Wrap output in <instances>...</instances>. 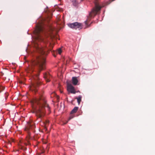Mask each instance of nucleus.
Segmentation results:
<instances>
[{
    "instance_id": "obj_5",
    "label": "nucleus",
    "mask_w": 155,
    "mask_h": 155,
    "mask_svg": "<svg viewBox=\"0 0 155 155\" xmlns=\"http://www.w3.org/2000/svg\"><path fill=\"white\" fill-rule=\"evenodd\" d=\"M68 25L69 27L74 29H78L79 30L82 28V24L78 22L69 24Z\"/></svg>"
},
{
    "instance_id": "obj_17",
    "label": "nucleus",
    "mask_w": 155,
    "mask_h": 155,
    "mask_svg": "<svg viewBox=\"0 0 155 155\" xmlns=\"http://www.w3.org/2000/svg\"><path fill=\"white\" fill-rule=\"evenodd\" d=\"M73 118V117L71 116H70V118H69V120H70L72 118Z\"/></svg>"
},
{
    "instance_id": "obj_4",
    "label": "nucleus",
    "mask_w": 155,
    "mask_h": 155,
    "mask_svg": "<svg viewBox=\"0 0 155 155\" xmlns=\"http://www.w3.org/2000/svg\"><path fill=\"white\" fill-rule=\"evenodd\" d=\"M35 125L32 122H29L27 123V125L25 128V130L28 131V136L26 137V140L28 142V140L30 139V133L29 132V130L31 129H32L35 128Z\"/></svg>"
},
{
    "instance_id": "obj_15",
    "label": "nucleus",
    "mask_w": 155,
    "mask_h": 155,
    "mask_svg": "<svg viewBox=\"0 0 155 155\" xmlns=\"http://www.w3.org/2000/svg\"><path fill=\"white\" fill-rule=\"evenodd\" d=\"M48 46H50V48H49V49H50V50H51V49L53 47V45H51V43H49L48 44Z\"/></svg>"
},
{
    "instance_id": "obj_8",
    "label": "nucleus",
    "mask_w": 155,
    "mask_h": 155,
    "mask_svg": "<svg viewBox=\"0 0 155 155\" xmlns=\"http://www.w3.org/2000/svg\"><path fill=\"white\" fill-rule=\"evenodd\" d=\"M72 82L74 85H76L78 82L77 77H73L72 78Z\"/></svg>"
},
{
    "instance_id": "obj_11",
    "label": "nucleus",
    "mask_w": 155,
    "mask_h": 155,
    "mask_svg": "<svg viewBox=\"0 0 155 155\" xmlns=\"http://www.w3.org/2000/svg\"><path fill=\"white\" fill-rule=\"evenodd\" d=\"M54 8L57 11L61 12L62 11V8H59L58 6H54Z\"/></svg>"
},
{
    "instance_id": "obj_14",
    "label": "nucleus",
    "mask_w": 155,
    "mask_h": 155,
    "mask_svg": "<svg viewBox=\"0 0 155 155\" xmlns=\"http://www.w3.org/2000/svg\"><path fill=\"white\" fill-rule=\"evenodd\" d=\"M62 52V51L61 48H60L58 49V52L59 54H61Z\"/></svg>"
},
{
    "instance_id": "obj_3",
    "label": "nucleus",
    "mask_w": 155,
    "mask_h": 155,
    "mask_svg": "<svg viewBox=\"0 0 155 155\" xmlns=\"http://www.w3.org/2000/svg\"><path fill=\"white\" fill-rule=\"evenodd\" d=\"M95 8H93L92 11L90 12L89 15L87 17V20L85 21L86 25H87L88 22L90 21L92 18L94 17L97 14V12L100 11L101 7L97 2L95 3Z\"/></svg>"
},
{
    "instance_id": "obj_12",
    "label": "nucleus",
    "mask_w": 155,
    "mask_h": 155,
    "mask_svg": "<svg viewBox=\"0 0 155 155\" xmlns=\"http://www.w3.org/2000/svg\"><path fill=\"white\" fill-rule=\"evenodd\" d=\"M49 123V121L48 120H46L45 122V128L46 129H47L46 127L48 125Z\"/></svg>"
},
{
    "instance_id": "obj_21",
    "label": "nucleus",
    "mask_w": 155,
    "mask_h": 155,
    "mask_svg": "<svg viewBox=\"0 0 155 155\" xmlns=\"http://www.w3.org/2000/svg\"><path fill=\"white\" fill-rule=\"evenodd\" d=\"M74 5H76V4H74Z\"/></svg>"
},
{
    "instance_id": "obj_10",
    "label": "nucleus",
    "mask_w": 155,
    "mask_h": 155,
    "mask_svg": "<svg viewBox=\"0 0 155 155\" xmlns=\"http://www.w3.org/2000/svg\"><path fill=\"white\" fill-rule=\"evenodd\" d=\"M82 96L81 95H79L78 97H76L75 99H77V102L78 104H79L81 101V100Z\"/></svg>"
},
{
    "instance_id": "obj_13",
    "label": "nucleus",
    "mask_w": 155,
    "mask_h": 155,
    "mask_svg": "<svg viewBox=\"0 0 155 155\" xmlns=\"http://www.w3.org/2000/svg\"><path fill=\"white\" fill-rule=\"evenodd\" d=\"M48 17L49 18H50L52 15V13H51L50 12L48 11Z\"/></svg>"
},
{
    "instance_id": "obj_9",
    "label": "nucleus",
    "mask_w": 155,
    "mask_h": 155,
    "mask_svg": "<svg viewBox=\"0 0 155 155\" xmlns=\"http://www.w3.org/2000/svg\"><path fill=\"white\" fill-rule=\"evenodd\" d=\"M78 107H75L71 111V114H73L76 113L78 110Z\"/></svg>"
},
{
    "instance_id": "obj_6",
    "label": "nucleus",
    "mask_w": 155,
    "mask_h": 155,
    "mask_svg": "<svg viewBox=\"0 0 155 155\" xmlns=\"http://www.w3.org/2000/svg\"><path fill=\"white\" fill-rule=\"evenodd\" d=\"M67 89L68 91L71 93L75 94L76 91L74 87L71 84H68L67 85Z\"/></svg>"
},
{
    "instance_id": "obj_18",
    "label": "nucleus",
    "mask_w": 155,
    "mask_h": 155,
    "mask_svg": "<svg viewBox=\"0 0 155 155\" xmlns=\"http://www.w3.org/2000/svg\"><path fill=\"white\" fill-rule=\"evenodd\" d=\"M43 143L44 144H45L47 143V142H46V141H44L43 142Z\"/></svg>"
},
{
    "instance_id": "obj_19",
    "label": "nucleus",
    "mask_w": 155,
    "mask_h": 155,
    "mask_svg": "<svg viewBox=\"0 0 155 155\" xmlns=\"http://www.w3.org/2000/svg\"><path fill=\"white\" fill-rule=\"evenodd\" d=\"M24 150H26L27 149V148L26 147L24 148V149H23Z\"/></svg>"
},
{
    "instance_id": "obj_16",
    "label": "nucleus",
    "mask_w": 155,
    "mask_h": 155,
    "mask_svg": "<svg viewBox=\"0 0 155 155\" xmlns=\"http://www.w3.org/2000/svg\"><path fill=\"white\" fill-rule=\"evenodd\" d=\"M48 149H49V147H48V146L47 145L46 146V149L47 150V151H48Z\"/></svg>"
},
{
    "instance_id": "obj_7",
    "label": "nucleus",
    "mask_w": 155,
    "mask_h": 155,
    "mask_svg": "<svg viewBox=\"0 0 155 155\" xmlns=\"http://www.w3.org/2000/svg\"><path fill=\"white\" fill-rule=\"evenodd\" d=\"M44 77L47 82H48L50 81V79L51 76L49 73H47L45 74L44 75Z\"/></svg>"
},
{
    "instance_id": "obj_1",
    "label": "nucleus",
    "mask_w": 155,
    "mask_h": 155,
    "mask_svg": "<svg viewBox=\"0 0 155 155\" xmlns=\"http://www.w3.org/2000/svg\"><path fill=\"white\" fill-rule=\"evenodd\" d=\"M34 32V47L40 55L36 56V60L32 61L31 65L29 66L27 70V72L31 74L32 83V86L30 89H36L37 86L39 85V73L45 68V56L47 54L46 52L47 50H45L44 47H41L38 43L41 41L46 44L48 42V40L42 35L45 34V31L42 25L40 23L36 24Z\"/></svg>"
},
{
    "instance_id": "obj_20",
    "label": "nucleus",
    "mask_w": 155,
    "mask_h": 155,
    "mask_svg": "<svg viewBox=\"0 0 155 155\" xmlns=\"http://www.w3.org/2000/svg\"><path fill=\"white\" fill-rule=\"evenodd\" d=\"M111 0V2L113 1H114V0Z\"/></svg>"
},
{
    "instance_id": "obj_2",
    "label": "nucleus",
    "mask_w": 155,
    "mask_h": 155,
    "mask_svg": "<svg viewBox=\"0 0 155 155\" xmlns=\"http://www.w3.org/2000/svg\"><path fill=\"white\" fill-rule=\"evenodd\" d=\"M32 102L34 107L37 106L34 112L38 118H41L45 116V107L50 110L49 107L46 103L45 97L43 95L40 94L38 97L34 99Z\"/></svg>"
}]
</instances>
